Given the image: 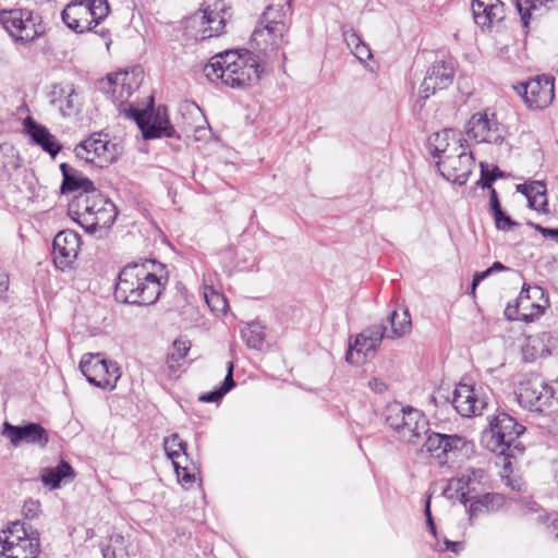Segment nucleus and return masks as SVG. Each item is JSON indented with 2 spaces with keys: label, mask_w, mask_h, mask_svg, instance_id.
Returning <instances> with one entry per match:
<instances>
[{
  "label": "nucleus",
  "mask_w": 558,
  "mask_h": 558,
  "mask_svg": "<svg viewBox=\"0 0 558 558\" xmlns=\"http://www.w3.org/2000/svg\"><path fill=\"white\" fill-rule=\"evenodd\" d=\"M162 265L151 259L124 266L116 284V298L136 305H151L163 289Z\"/></svg>",
  "instance_id": "obj_1"
},
{
  "label": "nucleus",
  "mask_w": 558,
  "mask_h": 558,
  "mask_svg": "<svg viewBox=\"0 0 558 558\" xmlns=\"http://www.w3.org/2000/svg\"><path fill=\"white\" fill-rule=\"evenodd\" d=\"M204 73L210 82L243 88L258 82L260 65L257 56L248 50H228L214 56L205 65Z\"/></svg>",
  "instance_id": "obj_2"
},
{
  "label": "nucleus",
  "mask_w": 558,
  "mask_h": 558,
  "mask_svg": "<svg viewBox=\"0 0 558 558\" xmlns=\"http://www.w3.org/2000/svg\"><path fill=\"white\" fill-rule=\"evenodd\" d=\"M74 219L87 231L110 227L116 217L114 204L96 189L90 193H80L70 205Z\"/></svg>",
  "instance_id": "obj_3"
},
{
  "label": "nucleus",
  "mask_w": 558,
  "mask_h": 558,
  "mask_svg": "<svg viewBox=\"0 0 558 558\" xmlns=\"http://www.w3.org/2000/svg\"><path fill=\"white\" fill-rule=\"evenodd\" d=\"M40 554L39 533L20 521L12 522L0 533V556L2 558H38Z\"/></svg>",
  "instance_id": "obj_4"
},
{
  "label": "nucleus",
  "mask_w": 558,
  "mask_h": 558,
  "mask_svg": "<svg viewBox=\"0 0 558 558\" xmlns=\"http://www.w3.org/2000/svg\"><path fill=\"white\" fill-rule=\"evenodd\" d=\"M386 423L400 440L408 444H416L428 432V422L420 410L399 403L387 407Z\"/></svg>",
  "instance_id": "obj_5"
},
{
  "label": "nucleus",
  "mask_w": 558,
  "mask_h": 558,
  "mask_svg": "<svg viewBox=\"0 0 558 558\" xmlns=\"http://www.w3.org/2000/svg\"><path fill=\"white\" fill-rule=\"evenodd\" d=\"M0 23L15 43L28 45L46 33L41 16L27 9L0 11Z\"/></svg>",
  "instance_id": "obj_6"
},
{
  "label": "nucleus",
  "mask_w": 558,
  "mask_h": 558,
  "mask_svg": "<svg viewBox=\"0 0 558 558\" xmlns=\"http://www.w3.org/2000/svg\"><path fill=\"white\" fill-rule=\"evenodd\" d=\"M110 13L107 0H74L62 11V21L76 33L90 31Z\"/></svg>",
  "instance_id": "obj_7"
},
{
  "label": "nucleus",
  "mask_w": 558,
  "mask_h": 558,
  "mask_svg": "<svg viewBox=\"0 0 558 558\" xmlns=\"http://www.w3.org/2000/svg\"><path fill=\"white\" fill-rule=\"evenodd\" d=\"M153 105L154 98L153 96H148V105L146 108L130 105L129 108L123 109V113L136 122L146 140L173 136L174 130L170 124L167 108L159 106L154 111Z\"/></svg>",
  "instance_id": "obj_8"
},
{
  "label": "nucleus",
  "mask_w": 558,
  "mask_h": 558,
  "mask_svg": "<svg viewBox=\"0 0 558 558\" xmlns=\"http://www.w3.org/2000/svg\"><path fill=\"white\" fill-rule=\"evenodd\" d=\"M283 13L268 5L258 26L252 34V40L264 51H277L287 43L288 26Z\"/></svg>",
  "instance_id": "obj_9"
},
{
  "label": "nucleus",
  "mask_w": 558,
  "mask_h": 558,
  "mask_svg": "<svg viewBox=\"0 0 558 558\" xmlns=\"http://www.w3.org/2000/svg\"><path fill=\"white\" fill-rule=\"evenodd\" d=\"M548 305L549 301L543 288L524 283L515 305H508L505 315L508 319L532 323L544 314Z\"/></svg>",
  "instance_id": "obj_10"
},
{
  "label": "nucleus",
  "mask_w": 558,
  "mask_h": 558,
  "mask_svg": "<svg viewBox=\"0 0 558 558\" xmlns=\"http://www.w3.org/2000/svg\"><path fill=\"white\" fill-rule=\"evenodd\" d=\"M144 72L140 68H133L130 71H119L110 73L106 78L98 82V88L110 95L114 102L120 105V111L123 113L124 108H129L131 104L125 101L136 90L143 81Z\"/></svg>",
  "instance_id": "obj_11"
},
{
  "label": "nucleus",
  "mask_w": 558,
  "mask_h": 558,
  "mask_svg": "<svg viewBox=\"0 0 558 558\" xmlns=\"http://www.w3.org/2000/svg\"><path fill=\"white\" fill-rule=\"evenodd\" d=\"M80 368L90 384L104 389H113L121 376L117 363L106 360L99 353L84 354Z\"/></svg>",
  "instance_id": "obj_12"
},
{
  "label": "nucleus",
  "mask_w": 558,
  "mask_h": 558,
  "mask_svg": "<svg viewBox=\"0 0 558 558\" xmlns=\"http://www.w3.org/2000/svg\"><path fill=\"white\" fill-rule=\"evenodd\" d=\"M485 477L482 469L468 468L448 481L444 495L466 505L482 492Z\"/></svg>",
  "instance_id": "obj_13"
},
{
  "label": "nucleus",
  "mask_w": 558,
  "mask_h": 558,
  "mask_svg": "<svg viewBox=\"0 0 558 558\" xmlns=\"http://www.w3.org/2000/svg\"><path fill=\"white\" fill-rule=\"evenodd\" d=\"M227 9L221 1L208 5L190 20V27L196 28L193 36L196 40H205L225 33Z\"/></svg>",
  "instance_id": "obj_14"
},
{
  "label": "nucleus",
  "mask_w": 558,
  "mask_h": 558,
  "mask_svg": "<svg viewBox=\"0 0 558 558\" xmlns=\"http://www.w3.org/2000/svg\"><path fill=\"white\" fill-rule=\"evenodd\" d=\"M490 440L488 447L492 451L506 454L517 438L524 432V426L519 424L507 413L497 414L489 423Z\"/></svg>",
  "instance_id": "obj_15"
},
{
  "label": "nucleus",
  "mask_w": 558,
  "mask_h": 558,
  "mask_svg": "<svg viewBox=\"0 0 558 558\" xmlns=\"http://www.w3.org/2000/svg\"><path fill=\"white\" fill-rule=\"evenodd\" d=\"M75 154L86 162L104 167L113 162L119 153L117 145L110 143L107 136L94 134L76 146Z\"/></svg>",
  "instance_id": "obj_16"
},
{
  "label": "nucleus",
  "mask_w": 558,
  "mask_h": 558,
  "mask_svg": "<svg viewBox=\"0 0 558 558\" xmlns=\"http://www.w3.org/2000/svg\"><path fill=\"white\" fill-rule=\"evenodd\" d=\"M554 398L553 387L544 379L535 377L519 385L517 399L520 405L530 411L541 412Z\"/></svg>",
  "instance_id": "obj_17"
},
{
  "label": "nucleus",
  "mask_w": 558,
  "mask_h": 558,
  "mask_svg": "<svg viewBox=\"0 0 558 558\" xmlns=\"http://www.w3.org/2000/svg\"><path fill=\"white\" fill-rule=\"evenodd\" d=\"M473 155L468 153L463 144L459 150L450 151L448 155H440L437 161L440 173L454 183L463 184L472 172Z\"/></svg>",
  "instance_id": "obj_18"
},
{
  "label": "nucleus",
  "mask_w": 558,
  "mask_h": 558,
  "mask_svg": "<svg viewBox=\"0 0 558 558\" xmlns=\"http://www.w3.org/2000/svg\"><path fill=\"white\" fill-rule=\"evenodd\" d=\"M1 434L14 447L31 445L38 448H45L49 442L48 430L38 423L13 425L9 422H4Z\"/></svg>",
  "instance_id": "obj_19"
},
{
  "label": "nucleus",
  "mask_w": 558,
  "mask_h": 558,
  "mask_svg": "<svg viewBox=\"0 0 558 558\" xmlns=\"http://www.w3.org/2000/svg\"><path fill=\"white\" fill-rule=\"evenodd\" d=\"M468 136L476 143L500 144L504 141V126L495 114L474 113L468 122Z\"/></svg>",
  "instance_id": "obj_20"
},
{
  "label": "nucleus",
  "mask_w": 558,
  "mask_h": 558,
  "mask_svg": "<svg viewBox=\"0 0 558 558\" xmlns=\"http://www.w3.org/2000/svg\"><path fill=\"white\" fill-rule=\"evenodd\" d=\"M451 403L457 413L463 417L481 415L487 404L481 388L463 383L456 386Z\"/></svg>",
  "instance_id": "obj_21"
},
{
  "label": "nucleus",
  "mask_w": 558,
  "mask_h": 558,
  "mask_svg": "<svg viewBox=\"0 0 558 558\" xmlns=\"http://www.w3.org/2000/svg\"><path fill=\"white\" fill-rule=\"evenodd\" d=\"M385 336V327L380 325L372 326L362 331L353 344L349 345L345 360L350 364L361 365L371 357L379 347Z\"/></svg>",
  "instance_id": "obj_22"
},
{
  "label": "nucleus",
  "mask_w": 558,
  "mask_h": 558,
  "mask_svg": "<svg viewBox=\"0 0 558 558\" xmlns=\"http://www.w3.org/2000/svg\"><path fill=\"white\" fill-rule=\"evenodd\" d=\"M81 236L71 230L60 231L53 239L52 258L54 266L64 271L71 269L77 258Z\"/></svg>",
  "instance_id": "obj_23"
},
{
  "label": "nucleus",
  "mask_w": 558,
  "mask_h": 558,
  "mask_svg": "<svg viewBox=\"0 0 558 558\" xmlns=\"http://www.w3.org/2000/svg\"><path fill=\"white\" fill-rule=\"evenodd\" d=\"M453 80V66L444 60L436 61L428 69L421 86L418 95L423 99L429 98L438 89L447 88Z\"/></svg>",
  "instance_id": "obj_24"
},
{
  "label": "nucleus",
  "mask_w": 558,
  "mask_h": 558,
  "mask_svg": "<svg viewBox=\"0 0 558 558\" xmlns=\"http://www.w3.org/2000/svg\"><path fill=\"white\" fill-rule=\"evenodd\" d=\"M525 102L533 109H543L549 106L555 97L554 77L539 76L530 80L524 85Z\"/></svg>",
  "instance_id": "obj_25"
},
{
  "label": "nucleus",
  "mask_w": 558,
  "mask_h": 558,
  "mask_svg": "<svg viewBox=\"0 0 558 558\" xmlns=\"http://www.w3.org/2000/svg\"><path fill=\"white\" fill-rule=\"evenodd\" d=\"M471 8L475 24L483 31H490L505 19L500 0H473Z\"/></svg>",
  "instance_id": "obj_26"
},
{
  "label": "nucleus",
  "mask_w": 558,
  "mask_h": 558,
  "mask_svg": "<svg viewBox=\"0 0 558 558\" xmlns=\"http://www.w3.org/2000/svg\"><path fill=\"white\" fill-rule=\"evenodd\" d=\"M24 131L32 138L33 143L40 146L43 150L49 153L51 156H56L61 145L58 143L54 135L49 130L37 123L32 117H27L23 121Z\"/></svg>",
  "instance_id": "obj_27"
},
{
  "label": "nucleus",
  "mask_w": 558,
  "mask_h": 558,
  "mask_svg": "<svg viewBox=\"0 0 558 558\" xmlns=\"http://www.w3.org/2000/svg\"><path fill=\"white\" fill-rule=\"evenodd\" d=\"M557 339L548 332L529 336L522 345V354L525 361H534L551 354L556 348Z\"/></svg>",
  "instance_id": "obj_28"
},
{
  "label": "nucleus",
  "mask_w": 558,
  "mask_h": 558,
  "mask_svg": "<svg viewBox=\"0 0 558 558\" xmlns=\"http://www.w3.org/2000/svg\"><path fill=\"white\" fill-rule=\"evenodd\" d=\"M461 145L462 138L460 134L452 129H445L429 137L430 150L438 160L440 155H448L450 151L459 150Z\"/></svg>",
  "instance_id": "obj_29"
},
{
  "label": "nucleus",
  "mask_w": 558,
  "mask_h": 558,
  "mask_svg": "<svg viewBox=\"0 0 558 558\" xmlns=\"http://www.w3.org/2000/svg\"><path fill=\"white\" fill-rule=\"evenodd\" d=\"M60 169L63 175V182L61 185L62 194L75 191H81L80 193H90L95 190L94 183L73 167L66 163H61Z\"/></svg>",
  "instance_id": "obj_30"
},
{
  "label": "nucleus",
  "mask_w": 558,
  "mask_h": 558,
  "mask_svg": "<svg viewBox=\"0 0 558 558\" xmlns=\"http://www.w3.org/2000/svg\"><path fill=\"white\" fill-rule=\"evenodd\" d=\"M506 499L498 493L478 494L471 502L469 508L470 518H477L483 514L493 513L502 509Z\"/></svg>",
  "instance_id": "obj_31"
},
{
  "label": "nucleus",
  "mask_w": 558,
  "mask_h": 558,
  "mask_svg": "<svg viewBox=\"0 0 558 558\" xmlns=\"http://www.w3.org/2000/svg\"><path fill=\"white\" fill-rule=\"evenodd\" d=\"M558 0H515L517 9L521 15L524 27L531 20L543 16L549 10L556 8Z\"/></svg>",
  "instance_id": "obj_32"
},
{
  "label": "nucleus",
  "mask_w": 558,
  "mask_h": 558,
  "mask_svg": "<svg viewBox=\"0 0 558 558\" xmlns=\"http://www.w3.org/2000/svg\"><path fill=\"white\" fill-rule=\"evenodd\" d=\"M190 349L191 343L189 340L178 339L173 342L166 362V371L169 378H178L180 376Z\"/></svg>",
  "instance_id": "obj_33"
},
{
  "label": "nucleus",
  "mask_w": 558,
  "mask_h": 558,
  "mask_svg": "<svg viewBox=\"0 0 558 558\" xmlns=\"http://www.w3.org/2000/svg\"><path fill=\"white\" fill-rule=\"evenodd\" d=\"M518 191H520L527 197L530 206L535 210L543 213H546L548 210L546 186L543 182L533 181L531 183L519 185Z\"/></svg>",
  "instance_id": "obj_34"
},
{
  "label": "nucleus",
  "mask_w": 558,
  "mask_h": 558,
  "mask_svg": "<svg viewBox=\"0 0 558 558\" xmlns=\"http://www.w3.org/2000/svg\"><path fill=\"white\" fill-rule=\"evenodd\" d=\"M53 95H59L52 101L58 106L63 117L71 116L77 107V94L72 85L54 86Z\"/></svg>",
  "instance_id": "obj_35"
},
{
  "label": "nucleus",
  "mask_w": 558,
  "mask_h": 558,
  "mask_svg": "<svg viewBox=\"0 0 558 558\" xmlns=\"http://www.w3.org/2000/svg\"><path fill=\"white\" fill-rule=\"evenodd\" d=\"M163 448L167 457L172 461L173 466H180L181 460L187 461L186 444L178 434H172L163 441Z\"/></svg>",
  "instance_id": "obj_36"
},
{
  "label": "nucleus",
  "mask_w": 558,
  "mask_h": 558,
  "mask_svg": "<svg viewBox=\"0 0 558 558\" xmlns=\"http://www.w3.org/2000/svg\"><path fill=\"white\" fill-rule=\"evenodd\" d=\"M73 476L74 472L72 466L68 462H61L56 468L45 469L41 475V481L45 485L57 488L62 480L68 477L72 478Z\"/></svg>",
  "instance_id": "obj_37"
},
{
  "label": "nucleus",
  "mask_w": 558,
  "mask_h": 558,
  "mask_svg": "<svg viewBox=\"0 0 558 558\" xmlns=\"http://www.w3.org/2000/svg\"><path fill=\"white\" fill-rule=\"evenodd\" d=\"M390 325L391 335H388V337L400 338L410 332L412 324L408 310H404L401 313L393 311L390 316Z\"/></svg>",
  "instance_id": "obj_38"
},
{
  "label": "nucleus",
  "mask_w": 558,
  "mask_h": 558,
  "mask_svg": "<svg viewBox=\"0 0 558 558\" xmlns=\"http://www.w3.org/2000/svg\"><path fill=\"white\" fill-rule=\"evenodd\" d=\"M235 385L233 380V364H228V373L223 384L216 390L199 396L198 400L202 402H218L227 392H229Z\"/></svg>",
  "instance_id": "obj_39"
},
{
  "label": "nucleus",
  "mask_w": 558,
  "mask_h": 558,
  "mask_svg": "<svg viewBox=\"0 0 558 558\" xmlns=\"http://www.w3.org/2000/svg\"><path fill=\"white\" fill-rule=\"evenodd\" d=\"M445 434L433 433L427 436L424 448L427 452L434 456L440 463L446 459L445 452Z\"/></svg>",
  "instance_id": "obj_40"
},
{
  "label": "nucleus",
  "mask_w": 558,
  "mask_h": 558,
  "mask_svg": "<svg viewBox=\"0 0 558 558\" xmlns=\"http://www.w3.org/2000/svg\"><path fill=\"white\" fill-rule=\"evenodd\" d=\"M242 337L250 348L260 349L265 339L264 328L258 324H248L242 329Z\"/></svg>",
  "instance_id": "obj_41"
},
{
  "label": "nucleus",
  "mask_w": 558,
  "mask_h": 558,
  "mask_svg": "<svg viewBox=\"0 0 558 558\" xmlns=\"http://www.w3.org/2000/svg\"><path fill=\"white\" fill-rule=\"evenodd\" d=\"M204 296L206 303L210 307V310L215 313H226L228 308V303L223 294L220 292L205 287Z\"/></svg>",
  "instance_id": "obj_42"
},
{
  "label": "nucleus",
  "mask_w": 558,
  "mask_h": 558,
  "mask_svg": "<svg viewBox=\"0 0 558 558\" xmlns=\"http://www.w3.org/2000/svg\"><path fill=\"white\" fill-rule=\"evenodd\" d=\"M473 445L465 438L459 435H445V452L446 457L448 453H454L458 451L468 452Z\"/></svg>",
  "instance_id": "obj_43"
},
{
  "label": "nucleus",
  "mask_w": 558,
  "mask_h": 558,
  "mask_svg": "<svg viewBox=\"0 0 558 558\" xmlns=\"http://www.w3.org/2000/svg\"><path fill=\"white\" fill-rule=\"evenodd\" d=\"M177 473L178 482L185 488H190L196 482L197 470L194 464H183L173 466Z\"/></svg>",
  "instance_id": "obj_44"
},
{
  "label": "nucleus",
  "mask_w": 558,
  "mask_h": 558,
  "mask_svg": "<svg viewBox=\"0 0 558 558\" xmlns=\"http://www.w3.org/2000/svg\"><path fill=\"white\" fill-rule=\"evenodd\" d=\"M17 167V155L14 149L9 146H0V170L9 173Z\"/></svg>",
  "instance_id": "obj_45"
},
{
  "label": "nucleus",
  "mask_w": 558,
  "mask_h": 558,
  "mask_svg": "<svg viewBox=\"0 0 558 558\" xmlns=\"http://www.w3.org/2000/svg\"><path fill=\"white\" fill-rule=\"evenodd\" d=\"M507 267L504 266L501 263L499 262H495L492 267H489L488 269H486L485 271H482V272H477L474 275V278H473V282H472V292L475 291V288L476 286L482 281L484 280L486 277H488L492 272H495V271H501V270H506Z\"/></svg>",
  "instance_id": "obj_46"
},
{
  "label": "nucleus",
  "mask_w": 558,
  "mask_h": 558,
  "mask_svg": "<svg viewBox=\"0 0 558 558\" xmlns=\"http://www.w3.org/2000/svg\"><path fill=\"white\" fill-rule=\"evenodd\" d=\"M40 505L35 500H27L23 506V513L28 519H34L39 512Z\"/></svg>",
  "instance_id": "obj_47"
},
{
  "label": "nucleus",
  "mask_w": 558,
  "mask_h": 558,
  "mask_svg": "<svg viewBox=\"0 0 558 558\" xmlns=\"http://www.w3.org/2000/svg\"><path fill=\"white\" fill-rule=\"evenodd\" d=\"M204 124L197 125L194 129L193 137L195 141H205L210 136V129L206 125V121L203 118Z\"/></svg>",
  "instance_id": "obj_48"
},
{
  "label": "nucleus",
  "mask_w": 558,
  "mask_h": 558,
  "mask_svg": "<svg viewBox=\"0 0 558 558\" xmlns=\"http://www.w3.org/2000/svg\"><path fill=\"white\" fill-rule=\"evenodd\" d=\"M496 227L501 230H509L513 222L511 221L510 217L506 216L505 213L501 210V215L494 214Z\"/></svg>",
  "instance_id": "obj_49"
},
{
  "label": "nucleus",
  "mask_w": 558,
  "mask_h": 558,
  "mask_svg": "<svg viewBox=\"0 0 558 558\" xmlns=\"http://www.w3.org/2000/svg\"><path fill=\"white\" fill-rule=\"evenodd\" d=\"M352 51H353L354 56L361 61H366L372 58L371 49L368 48V46L365 43H362L360 46H357Z\"/></svg>",
  "instance_id": "obj_50"
},
{
  "label": "nucleus",
  "mask_w": 558,
  "mask_h": 558,
  "mask_svg": "<svg viewBox=\"0 0 558 558\" xmlns=\"http://www.w3.org/2000/svg\"><path fill=\"white\" fill-rule=\"evenodd\" d=\"M343 36L348 47L352 50L363 43L359 35L353 31L344 32Z\"/></svg>",
  "instance_id": "obj_51"
},
{
  "label": "nucleus",
  "mask_w": 558,
  "mask_h": 558,
  "mask_svg": "<svg viewBox=\"0 0 558 558\" xmlns=\"http://www.w3.org/2000/svg\"><path fill=\"white\" fill-rule=\"evenodd\" d=\"M368 387L376 393H383L387 389V385L376 377L368 381Z\"/></svg>",
  "instance_id": "obj_52"
},
{
  "label": "nucleus",
  "mask_w": 558,
  "mask_h": 558,
  "mask_svg": "<svg viewBox=\"0 0 558 558\" xmlns=\"http://www.w3.org/2000/svg\"><path fill=\"white\" fill-rule=\"evenodd\" d=\"M506 484L517 492L523 490L524 487V483L521 478H510V476H506Z\"/></svg>",
  "instance_id": "obj_53"
},
{
  "label": "nucleus",
  "mask_w": 558,
  "mask_h": 558,
  "mask_svg": "<svg viewBox=\"0 0 558 558\" xmlns=\"http://www.w3.org/2000/svg\"><path fill=\"white\" fill-rule=\"evenodd\" d=\"M490 206L494 214L501 215V207L495 190L490 193Z\"/></svg>",
  "instance_id": "obj_54"
},
{
  "label": "nucleus",
  "mask_w": 558,
  "mask_h": 558,
  "mask_svg": "<svg viewBox=\"0 0 558 558\" xmlns=\"http://www.w3.org/2000/svg\"><path fill=\"white\" fill-rule=\"evenodd\" d=\"M102 558H117L116 550L110 545L101 547Z\"/></svg>",
  "instance_id": "obj_55"
},
{
  "label": "nucleus",
  "mask_w": 558,
  "mask_h": 558,
  "mask_svg": "<svg viewBox=\"0 0 558 558\" xmlns=\"http://www.w3.org/2000/svg\"><path fill=\"white\" fill-rule=\"evenodd\" d=\"M537 229L544 234L545 236H550L553 239L558 240V229H548L543 227H537Z\"/></svg>",
  "instance_id": "obj_56"
},
{
  "label": "nucleus",
  "mask_w": 558,
  "mask_h": 558,
  "mask_svg": "<svg viewBox=\"0 0 558 558\" xmlns=\"http://www.w3.org/2000/svg\"><path fill=\"white\" fill-rule=\"evenodd\" d=\"M460 547V544L457 543V542H451V541H445V549L446 550H451L453 553L458 551V548Z\"/></svg>",
  "instance_id": "obj_57"
},
{
  "label": "nucleus",
  "mask_w": 558,
  "mask_h": 558,
  "mask_svg": "<svg viewBox=\"0 0 558 558\" xmlns=\"http://www.w3.org/2000/svg\"><path fill=\"white\" fill-rule=\"evenodd\" d=\"M482 177H483V180H485V183H484L485 186H489L490 182L496 178L495 174L489 175L487 172L484 171V169L482 170Z\"/></svg>",
  "instance_id": "obj_58"
},
{
  "label": "nucleus",
  "mask_w": 558,
  "mask_h": 558,
  "mask_svg": "<svg viewBox=\"0 0 558 558\" xmlns=\"http://www.w3.org/2000/svg\"><path fill=\"white\" fill-rule=\"evenodd\" d=\"M427 526L433 535H436V526L434 524L433 518L426 519Z\"/></svg>",
  "instance_id": "obj_59"
},
{
  "label": "nucleus",
  "mask_w": 558,
  "mask_h": 558,
  "mask_svg": "<svg viewBox=\"0 0 558 558\" xmlns=\"http://www.w3.org/2000/svg\"><path fill=\"white\" fill-rule=\"evenodd\" d=\"M425 515H426V519L427 518H432V512H430V497L427 498L426 500V504H425Z\"/></svg>",
  "instance_id": "obj_60"
},
{
  "label": "nucleus",
  "mask_w": 558,
  "mask_h": 558,
  "mask_svg": "<svg viewBox=\"0 0 558 558\" xmlns=\"http://www.w3.org/2000/svg\"><path fill=\"white\" fill-rule=\"evenodd\" d=\"M553 532L555 533L556 537H558V515L553 519L550 524Z\"/></svg>",
  "instance_id": "obj_61"
},
{
  "label": "nucleus",
  "mask_w": 558,
  "mask_h": 558,
  "mask_svg": "<svg viewBox=\"0 0 558 558\" xmlns=\"http://www.w3.org/2000/svg\"><path fill=\"white\" fill-rule=\"evenodd\" d=\"M553 473L556 482L558 483V458L553 462Z\"/></svg>",
  "instance_id": "obj_62"
},
{
  "label": "nucleus",
  "mask_w": 558,
  "mask_h": 558,
  "mask_svg": "<svg viewBox=\"0 0 558 558\" xmlns=\"http://www.w3.org/2000/svg\"><path fill=\"white\" fill-rule=\"evenodd\" d=\"M553 391H554V397L557 399L558 401V377H557V380H556V385L555 387L553 388Z\"/></svg>",
  "instance_id": "obj_63"
},
{
  "label": "nucleus",
  "mask_w": 558,
  "mask_h": 558,
  "mask_svg": "<svg viewBox=\"0 0 558 558\" xmlns=\"http://www.w3.org/2000/svg\"><path fill=\"white\" fill-rule=\"evenodd\" d=\"M7 289L4 283H0V293H2Z\"/></svg>",
  "instance_id": "obj_64"
}]
</instances>
